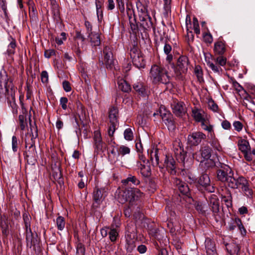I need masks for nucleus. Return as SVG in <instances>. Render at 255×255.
I'll return each instance as SVG.
<instances>
[{
  "label": "nucleus",
  "instance_id": "nucleus-1",
  "mask_svg": "<svg viewBox=\"0 0 255 255\" xmlns=\"http://www.w3.org/2000/svg\"><path fill=\"white\" fill-rule=\"evenodd\" d=\"M149 77L154 84H167L170 82V77L167 70L162 66L154 64L150 68Z\"/></svg>",
  "mask_w": 255,
  "mask_h": 255
},
{
  "label": "nucleus",
  "instance_id": "nucleus-2",
  "mask_svg": "<svg viewBox=\"0 0 255 255\" xmlns=\"http://www.w3.org/2000/svg\"><path fill=\"white\" fill-rule=\"evenodd\" d=\"M117 193V199L120 203L124 204L128 202L130 204L142 194L138 189L132 187L118 189Z\"/></svg>",
  "mask_w": 255,
  "mask_h": 255
},
{
  "label": "nucleus",
  "instance_id": "nucleus-3",
  "mask_svg": "<svg viewBox=\"0 0 255 255\" xmlns=\"http://www.w3.org/2000/svg\"><path fill=\"white\" fill-rule=\"evenodd\" d=\"M2 83L4 84L5 89L4 95L5 98L10 103H11V102H13V104H14L15 91L16 88L13 86L12 79L10 77H8L6 73H4L3 74H0V89L2 91Z\"/></svg>",
  "mask_w": 255,
  "mask_h": 255
},
{
  "label": "nucleus",
  "instance_id": "nucleus-4",
  "mask_svg": "<svg viewBox=\"0 0 255 255\" xmlns=\"http://www.w3.org/2000/svg\"><path fill=\"white\" fill-rule=\"evenodd\" d=\"M229 187L233 189H239L248 197L252 196L253 192L251 188L249 181L244 176H240L237 178L233 177Z\"/></svg>",
  "mask_w": 255,
  "mask_h": 255
},
{
  "label": "nucleus",
  "instance_id": "nucleus-5",
  "mask_svg": "<svg viewBox=\"0 0 255 255\" xmlns=\"http://www.w3.org/2000/svg\"><path fill=\"white\" fill-rule=\"evenodd\" d=\"M205 61L207 65L214 72L220 75L222 71V66H224L227 63L226 57L223 55H218L212 58L211 55L205 56Z\"/></svg>",
  "mask_w": 255,
  "mask_h": 255
},
{
  "label": "nucleus",
  "instance_id": "nucleus-6",
  "mask_svg": "<svg viewBox=\"0 0 255 255\" xmlns=\"http://www.w3.org/2000/svg\"><path fill=\"white\" fill-rule=\"evenodd\" d=\"M38 136L37 129L35 128V133L31 132L28 135H27V138L25 139L26 151L24 155L27 160L34 159L36 151L35 147V139Z\"/></svg>",
  "mask_w": 255,
  "mask_h": 255
},
{
  "label": "nucleus",
  "instance_id": "nucleus-7",
  "mask_svg": "<svg viewBox=\"0 0 255 255\" xmlns=\"http://www.w3.org/2000/svg\"><path fill=\"white\" fill-rule=\"evenodd\" d=\"M189 64V59L187 56H181L179 57L174 69L175 76L177 79L183 80L187 72Z\"/></svg>",
  "mask_w": 255,
  "mask_h": 255
},
{
  "label": "nucleus",
  "instance_id": "nucleus-8",
  "mask_svg": "<svg viewBox=\"0 0 255 255\" xmlns=\"http://www.w3.org/2000/svg\"><path fill=\"white\" fill-rule=\"evenodd\" d=\"M130 56L133 64L137 68H144L145 66L144 59L137 47L133 46L130 51Z\"/></svg>",
  "mask_w": 255,
  "mask_h": 255
},
{
  "label": "nucleus",
  "instance_id": "nucleus-9",
  "mask_svg": "<svg viewBox=\"0 0 255 255\" xmlns=\"http://www.w3.org/2000/svg\"><path fill=\"white\" fill-rule=\"evenodd\" d=\"M234 172L232 169L226 166L223 169L217 171V178L218 180L226 184L228 187L234 177Z\"/></svg>",
  "mask_w": 255,
  "mask_h": 255
},
{
  "label": "nucleus",
  "instance_id": "nucleus-10",
  "mask_svg": "<svg viewBox=\"0 0 255 255\" xmlns=\"http://www.w3.org/2000/svg\"><path fill=\"white\" fill-rule=\"evenodd\" d=\"M206 138V134L201 131L193 132L188 135L187 143L190 146H197Z\"/></svg>",
  "mask_w": 255,
  "mask_h": 255
},
{
  "label": "nucleus",
  "instance_id": "nucleus-11",
  "mask_svg": "<svg viewBox=\"0 0 255 255\" xmlns=\"http://www.w3.org/2000/svg\"><path fill=\"white\" fill-rule=\"evenodd\" d=\"M173 152L176 159L180 162L184 163L186 152L184 151L182 143L176 141L173 143Z\"/></svg>",
  "mask_w": 255,
  "mask_h": 255
},
{
  "label": "nucleus",
  "instance_id": "nucleus-12",
  "mask_svg": "<svg viewBox=\"0 0 255 255\" xmlns=\"http://www.w3.org/2000/svg\"><path fill=\"white\" fill-rule=\"evenodd\" d=\"M104 188H96L93 193V199L94 202L93 207L94 208H98L105 198Z\"/></svg>",
  "mask_w": 255,
  "mask_h": 255
},
{
  "label": "nucleus",
  "instance_id": "nucleus-13",
  "mask_svg": "<svg viewBox=\"0 0 255 255\" xmlns=\"http://www.w3.org/2000/svg\"><path fill=\"white\" fill-rule=\"evenodd\" d=\"M173 113L178 117H182L187 112L186 107L182 102L174 101L171 105Z\"/></svg>",
  "mask_w": 255,
  "mask_h": 255
},
{
  "label": "nucleus",
  "instance_id": "nucleus-14",
  "mask_svg": "<svg viewBox=\"0 0 255 255\" xmlns=\"http://www.w3.org/2000/svg\"><path fill=\"white\" fill-rule=\"evenodd\" d=\"M211 149L208 146L202 147L200 150L201 156H198V153L193 154V157L200 162H203L205 160H208L211 156Z\"/></svg>",
  "mask_w": 255,
  "mask_h": 255
},
{
  "label": "nucleus",
  "instance_id": "nucleus-15",
  "mask_svg": "<svg viewBox=\"0 0 255 255\" xmlns=\"http://www.w3.org/2000/svg\"><path fill=\"white\" fill-rule=\"evenodd\" d=\"M198 183L204 187L205 189L209 192L212 193L215 191V187L210 184V179L208 174H202L199 178Z\"/></svg>",
  "mask_w": 255,
  "mask_h": 255
},
{
  "label": "nucleus",
  "instance_id": "nucleus-16",
  "mask_svg": "<svg viewBox=\"0 0 255 255\" xmlns=\"http://www.w3.org/2000/svg\"><path fill=\"white\" fill-rule=\"evenodd\" d=\"M160 113V116L161 117L162 121L167 126L169 129H174L175 126L173 121L172 115L168 112H164Z\"/></svg>",
  "mask_w": 255,
  "mask_h": 255
},
{
  "label": "nucleus",
  "instance_id": "nucleus-17",
  "mask_svg": "<svg viewBox=\"0 0 255 255\" xmlns=\"http://www.w3.org/2000/svg\"><path fill=\"white\" fill-rule=\"evenodd\" d=\"M164 165L171 174L176 173L175 161L172 156L166 155L164 160Z\"/></svg>",
  "mask_w": 255,
  "mask_h": 255
},
{
  "label": "nucleus",
  "instance_id": "nucleus-18",
  "mask_svg": "<svg viewBox=\"0 0 255 255\" xmlns=\"http://www.w3.org/2000/svg\"><path fill=\"white\" fill-rule=\"evenodd\" d=\"M209 206L214 215L219 211V200L215 195H212L209 201Z\"/></svg>",
  "mask_w": 255,
  "mask_h": 255
},
{
  "label": "nucleus",
  "instance_id": "nucleus-19",
  "mask_svg": "<svg viewBox=\"0 0 255 255\" xmlns=\"http://www.w3.org/2000/svg\"><path fill=\"white\" fill-rule=\"evenodd\" d=\"M207 255H218L214 242L209 238H207L205 242Z\"/></svg>",
  "mask_w": 255,
  "mask_h": 255
},
{
  "label": "nucleus",
  "instance_id": "nucleus-20",
  "mask_svg": "<svg viewBox=\"0 0 255 255\" xmlns=\"http://www.w3.org/2000/svg\"><path fill=\"white\" fill-rule=\"evenodd\" d=\"M173 182L181 193L184 195H187L189 192V188L186 183L177 178H173Z\"/></svg>",
  "mask_w": 255,
  "mask_h": 255
},
{
  "label": "nucleus",
  "instance_id": "nucleus-21",
  "mask_svg": "<svg viewBox=\"0 0 255 255\" xmlns=\"http://www.w3.org/2000/svg\"><path fill=\"white\" fill-rule=\"evenodd\" d=\"M200 123H201L202 128L208 132V136H210L211 138L213 137L214 136L213 126L210 124L208 117L204 119Z\"/></svg>",
  "mask_w": 255,
  "mask_h": 255
},
{
  "label": "nucleus",
  "instance_id": "nucleus-22",
  "mask_svg": "<svg viewBox=\"0 0 255 255\" xmlns=\"http://www.w3.org/2000/svg\"><path fill=\"white\" fill-rule=\"evenodd\" d=\"M104 54V61L108 67H111L114 64V60L113 58V54L111 48L109 47L106 46L103 50Z\"/></svg>",
  "mask_w": 255,
  "mask_h": 255
},
{
  "label": "nucleus",
  "instance_id": "nucleus-23",
  "mask_svg": "<svg viewBox=\"0 0 255 255\" xmlns=\"http://www.w3.org/2000/svg\"><path fill=\"white\" fill-rule=\"evenodd\" d=\"M192 116L194 120L197 122H200L204 119L207 117V115L204 112V111L201 109L195 108L192 109Z\"/></svg>",
  "mask_w": 255,
  "mask_h": 255
},
{
  "label": "nucleus",
  "instance_id": "nucleus-24",
  "mask_svg": "<svg viewBox=\"0 0 255 255\" xmlns=\"http://www.w3.org/2000/svg\"><path fill=\"white\" fill-rule=\"evenodd\" d=\"M226 51V48L224 42L218 41L214 43V52L215 55H223Z\"/></svg>",
  "mask_w": 255,
  "mask_h": 255
},
{
  "label": "nucleus",
  "instance_id": "nucleus-25",
  "mask_svg": "<svg viewBox=\"0 0 255 255\" xmlns=\"http://www.w3.org/2000/svg\"><path fill=\"white\" fill-rule=\"evenodd\" d=\"M94 139L95 148L98 150H101L105 147V144L102 141L101 135L99 132L95 133Z\"/></svg>",
  "mask_w": 255,
  "mask_h": 255
},
{
  "label": "nucleus",
  "instance_id": "nucleus-26",
  "mask_svg": "<svg viewBox=\"0 0 255 255\" xmlns=\"http://www.w3.org/2000/svg\"><path fill=\"white\" fill-rule=\"evenodd\" d=\"M136 166L143 176L147 177L150 175V168L148 165L142 164L141 161H137Z\"/></svg>",
  "mask_w": 255,
  "mask_h": 255
},
{
  "label": "nucleus",
  "instance_id": "nucleus-27",
  "mask_svg": "<svg viewBox=\"0 0 255 255\" xmlns=\"http://www.w3.org/2000/svg\"><path fill=\"white\" fill-rule=\"evenodd\" d=\"M133 87L134 90L138 92L139 94L143 96L147 95V88L142 83L137 82L134 83Z\"/></svg>",
  "mask_w": 255,
  "mask_h": 255
},
{
  "label": "nucleus",
  "instance_id": "nucleus-28",
  "mask_svg": "<svg viewBox=\"0 0 255 255\" xmlns=\"http://www.w3.org/2000/svg\"><path fill=\"white\" fill-rule=\"evenodd\" d=\"M136 6L139 19L149 15L148 13L147 5L139 2L137 3Z\"/></svg>",
  "mask_w": 255,
  "mask_h": 255
},
{
  "label": "nucleus",
  "instance_id": "nucleus-29",
  "mask_svg": "<svg viewBox=\"0 0 255 255\" xmlns=\"http://www.w3.org/2000/svg\"><path fill=\"white\" fill-rule=\"evenodd\" d=\"M140 26L145 30L150 29L152 26V22L150 15L140 19Z\"/></svg>",
  "mask_w": 255,
  "mask_h": 255
},
{
  "label": "nucleus",
  "instance_id": "nucleus-30",
  "mask_svg": "<svg viewBox=\"0 0 255 255\" xmlns=\"http://www.w3.org/2000/svg\"><path fill=\"white\" fill-rule=\"evenodd\" d=\"M119 225H114L112 224L110 227V231L109 232V238L111 242H114L117 240L119 236V232L117 230V228L119 227Z\"/></svg>",
  "mask_w": 255,
  "mask_h": 255
},
{
  "label": "nucleus",
  "instance_id": "nucleus-31",
  "mask_svg": "<svg viewBox=\"0 0 255 255\" xmlns=\"http://www.w3.org/2000/svg\"><path fill=\"white\" fill-rule=\"evenodd\" d=\"M118 110L116 107H113L111 109L109 112V119L110 122L111 124H118Z\"/></svg>",
  "mask_w": 255,
  "mask_h": 255
},
{
  "label": "nucleus",
  "instance_id": "nucleus-32",
  "mask_svg": "<svg viewBox=\"0 0 255 255\" xmlns=\"http://www.w3.org/2000/svg\"><path fill=\"white\" fill-rule=\"evenodd\" d=\"M158 149L153 147L150 151V160L153 166H157L159 164V157L158 155Z\"/></svg>",
  "mask_w": 255,
  "mask_h": 255
},
{
  "label": "nucleus",
  "instance_id": "nucleus-33",
  "mask_svg": "<svg viewBox=\"0 0 255 255\" xmlns=\"http://www.w3.org/2000/svg\"><path fill=\"white\" fill-rule=\"evenodd\" d=\"M92 45L96 46L101 43L100 35L98 33L91 32L88 35Z\"/></svg>",
  "mask_w": 255,
  "mask_h": 255
},
{
  "label": "nucleus",
  "instance_id": "nucleus-34",
  "mask_svg": "<svg viewBox=\"0 0 255 255\" xmlns=\"http://www.w3.org/2000/svg\"><path fill=\"white\" fill-rule=\"evenodd\" d=\"M238 145L239 150L243 153L250 150L249 142L245 139H240L238 141Z\"/></svg>",
  "mask_w": 255,
  "mask_h": 255
},
{
  "label": "nucleus",
  "instance_id": "nucleus-35",
  "mask_svg": "<svg viewBox=\"0 0 255 255\" xmlns=\"http://www.w3.org/2000/svg\"><path fill=\"white\" fill-rule=\"evenodd\" d=\"M135 239H131L128 235L126 236V248L128 252L131 253L135 247Z\"/></svg>",
  "mask_w": 255,
  "mask_h": 255
},
{
  "label": "nucleus",
  "instance_id": "nucleus-36",
  "mask_svg": "<svg viewBox=\"0 0 255 255\" xmlns=\"http://www.w3.org/2000/svg\"><path fill=\"white\" fill-rule=\"evenodd\" d=\"M77 110L76 114L79 118L81 122H83L84 120L86 119V112L83 108L82 105L78 102L77 103Z\"/></svg>",
  "mask_w": 255,
  "mask_h": 255
},
{
  "label": "nucleus",
  "instance_id": "nucleus-37",
  "mask_svg": "<svg viewBox=\"0 0 255 255\" xmlns=\"http://www.w3.org/2000/svg\"><path fill=\"white\" fill-rule=\"evenodd\" d=\"M23 219H24V223H25V227L26 232H27L26 239V241L27 242L31 243V242H32V237H31L32 233H31V230L30 229V222L29 221L28 218L27 217H24Z\"/></svg>",
  "mask_w": 255,
  "mask_h": 255
},
{
  "label": "nucleus",
  "instance_id": "nucleus-38",
  "mask_svg": "<svg viewBox=\"0 0 255 255\" xmlns=\"http://www.w3.org/2000/svg\"><path fill=\"white\" fill-rule=\"evenodd\" d=\"M122 182L125 186L128 185L129 182L134 185H138L140 183L139 180L135 176L131 175H129L126 179L123 180ZM129 185H131V184H129Z\"/></svg>",
  "mask_w": 255,
  "mask_h": 255
},
{
  "label": "nucleus",
  "instance_id": "nucleus-39",
  "mask_svg": "<svg viewBox=\"0 0 255 255\" xmlns=\"http://www.w3.org/2000/svg\"><path fill=\"white\" fill-rule=\"evenodd\" d=\"M119 88L124 92H128L130 91L131 88L129 84L124 79H120L118 81Z\"/></svg>",
  "mask_w": 255,
  "mask_h": 255
},
{
  "label": "nucleus",
  "instance_id": "nucleus-40",
  "mask_svg": "<svg viewBox=\"0 0 255 255\" xmlns=\"http://www.w3.org/2000/svg\"><path fill=\"white\" fill-rule=\"evenodd\" d=\"M116 149L118 152V156H120L121 155L123 156L126 154H129L130 151V148L125 145L117 146Z\"/></svg>",
  "mask_w": 255,
  "mask_h": 255
},
{
  "label": "nucleus",
  "instance_id": "nucleus-41",
  "mask_svg": "<svg viewBox=\"0 0 255 255\" xmlns=\"http://www.w3.org/2000/svg\"><path fill=\"white\" fill-rule=\"evenodd\" d=\"M227 250L231 255H238L240 249L238 245H229L227 247Z\"/></svg>",
  "mask_w": 255,
  "mask_h": 255
},
{
  "label": "nucleus",
  "instance_id": "nucleus-42",
  "mask_svg": "<svg viewBox=\"0 0 255 255\" xmlns=\"http://www.w3.org/2000/svg\"><path fill=\"white\" fill-rule=\"evenodd\" d=\"M20 128L22 130L25 129L27 126L26 119L25 116L20 115L18 117Z\"/></svg>",
  "mask_w": 255,
  "mask_h": 255
},
{
  "label": "nucleus",
  "instance_id": "nucleus-43",
  "mask_svg": "<svg viewBox=\"0 0 255 255\" xmlns=\"http://www.w3.org/2000/svg\"><path fill=\"white\" fill-rule=\"evenodd\" d=\"M56 225L59 230L62 231L64 229L65 226V222L64 217L59 216L56 219Z\"/></svg>",
  "mask_w": 255,
  "mask_h": 255
},
{
  "label": "nucleus",
  "instance_id": "nucleus-44",
  "mask_svg": "<svg viewBox=\"0 0 255 255\" xmlns=\"http://www.w3.org/2000/svg\"><path fill=\"white\" fill-rule=\"evenodd\" d=\"M11 41L8 46L7 52L9 55L13 54L15 52V49L16 46V41L12 38H11Z\"/></svg>",
  "mask_w": 255,
  "mask_h": 255
},
{
  "label": "nucleus",
  "instance_id": "nucleus-45",
  "mask_svg": "<svg viewBox=\"0 0 255 255\" xmlns=\"http://www.w3.org/2000/svg\"><path fill=\"white\" fill-rule=\"evenodd\" d=\"M194 72L198 81L200 82H203V72L201 67L199 66H196L195 68Z\"/></svg>",
  "mask_w": 255,
  "mask_h": 255
},
{
  "label": "nucleus",
  "instance_id": "nucleus-46",
  "mask_svg": "<svg viewBox=\"0 0 255 255\" xmlns=\"http://www.w3.org/2000/svg\"><path fill=\"white\" fill-rule=\"evenodd\" d=\"M235 224L237 225L238 229L240 231L241 233L243 235H246V230L242 224L241 220L239 218L235 219Z\"/></svg>",
  "mask_w": 255,
  "mask_h": 255
},
{
  "label": "nucleus",
  "instance_id": "nucleus-47",
  "mask_svg": "<svg viewBox=\"0 0 255 255\" xmlns=\"http://www.w3.org/2000/svg\"><path fill=\"white\" fill-rule=\"evenodd\" d=\"M124 134L126 140L130 141L133 139V132L130 128L126 129Z\"/></svg>",
  "mask_w": 255,
  "mask_h": 255
},
{
  "label": "nucleus",
  "instance_id": "nucleus-48",
  "mask_svg": "<svg viewBox=\"0 0 255 255\" xmlns=\"http://www.w3.org/2000/svg\"><path fill=\"white\" fill-rule=\"evenodd\" d=\"M232 196L230 192H229L227 196H224L222 198L223 202L226 203L227 207H230L232 205Z\"/></svg>",
  "mask_w": 255,
  "mask_h": 255
},
{
  "label": "nucleus",
  "instance_id": "nucleus-49",
  "mask_svg": "<svg viewBox=\"0 0 255 255\" xmlns=\"http://www.w3.org/2000/svg\"><path fill=\"white\" fill-rule=\"evenodd\" d=\"M193 25L194 32L197 34H199L200 33L199 25L198 19L196 17H194L193 18Z\"/></svg>",
  "mask_w": 255,
  "mask_h": 255
},
{
  "label": "nucleus",
  "instance_id": "nucleus-50",
  "mask_svg": "<svg viewBox=\"0 0 255 255\" xmlns=\"http://www.w3.org/2000/svg\"><path fill=\"white\" fill-rule=\"evenodd\" d=\"M208 107L214 112H217L218 111V106L212 99H210L208 101Z\"/></svg>",
  "mask_w": 255,
  "mask_h": 255
},
{
  "label": "nucleus",
  "instance_id": "nucleus-51",
  "mask_svg": "<svg viewBox=\"0 0 255 255\" xmlns=\"http://www.w3.org/2000/svg\"><path fill=\"white\" fill-rule=\"evenodd\" d=\"M233 87L238 93L242 92H245L244 88L241 86L237 81H235L233 82Z\"/></svg>",
  "mask_w": 255,
  "mask_h": 255
},
{
  "label": "nucleus",
  "instance_id": "nucleus-52",
  "mask_svg": "<svg viewBox=\"0 0 255 255\" xmlns=\"http://www.w3.org/2000/svg\"><path fill=\"white\" fill-rule=\"evenodd\" d=\"M18 140L15 136H13L12 137V149L13 152H16L17 150Z\"/></svg>",
  "mask_w": 255,
  "mask_h": 255
},
{
  "label": "nucleus",
  "instance_id": "nucleus-53",
  "mask_svg": "<svg viewBox=\"0 0 255 255\" xmlns=\"http://www.w3.org/2000/svg\"><path fill=\"white\" fill-rule=\"evenodd\" d=\"M129 23L131 29L133 32L137 30V25L136 24L135 16L133 15V19L129 21Z\"/></svg>",
  "mask_w": 255,
  "mask_h": 255
},
{
  "label": "nucleus",
  "instance_id": "nucleus-54",
  "mask_svg": "<svg viewBox=\"0 0 255 255\" xmlns=\"http://www.w3.org/2000/svg\"><path fill=\"white\" fill-rule=\"evenodd\" d=\"M41 79L43 83H47L48 81V74L47 71H43L41 73Z\"/></svg>",
  "mask_w": 255,
  "mask_h": 255
},
{
  "label": "nucleus",
  "instance_id": "nucleus-55",
  "mask_svg": "<svg viewBox=\"0 0 255 255\" xmlns=\"http://www.w3.org/2000/svg\"><path fill=\"white\" fill-rule=\"evenodd\" d=\"M203 38L206 43H211L213 41V37L210 33H205L203 34Z\"/></svg>",
  "mask_w": 255,
  "mask_h": 255
},
{
  "label": "nucleus",
  "instance_id": "nucleus-56",
  "mask_svg": "<svg viewBox=\"0 0 255 255\" xmlns=\"http://www.w3.org/2000/svg\"><path fill=\"white\" fill-rule=\"evenodd\" d=\"M233 126L235 129L238 131H240L243 128V124L239 121H235L233 123Z\"/></svg>",
  "mask_w": 255,
  "mask_h": 255
},
{
  "label": "nucleus",
  "instance_id": "nucleus-57",
  "mask_svg": "<svg viewBox=\"0 0 255 255\" xmlns=\"http://www.w3.org/2000/svg\"><path fill=\"white\" fill-rule=\"evenodd\" d=\"M117 125V124L113 125L111 124L108 129V134L110 136L112 137L113 136Z\"/></svg>",
  "mask_w": 255,
  "mask_h": 255
},
{
  "label": "nucleus",
  "instance_id": "nucleus-58",
  "mask_svg": "<svg viewBox=\"0 0 255 255\" xmlns=\"http://www.w3.org/2000/svg\"><path fill=\"white\" fill-rule=\"evenodd\" d=\"M60 105L63 110H66L67 108V103L68 102V99L66 97H62L60 100Z\"/></svg>",
  "mask_w": 255,
  "mask_h": 255
},
{
  "label": "nucleus",
  "instance_id": "nucleus-59",
  "mask_svg": "<svg viewBox=\"0 0 255 255\" xmlns=\"http://www.w3.org/2000/svg\"><path fill=\"white\" fill-rule=\"evenodd\" d=\"M62 85H63V88L66 92H68L71 90V87L70 86V84L68 81H63Z\"/></svg>",
  "mask_w": 255,
  "mask_h": 255
},
{
  "label": "nucleus",
  "instance_id": "nucleus-60",
  "mask_svg": "<svg viewBox=\"0 0 255 255\" xmlns=\"http://www.w3.org/2000/svg\"><path fill=\"white\" fill-rule=\"evenodd\" d=\"M1 232L3 235L7 237L9 234L8 226L7 224L1 226Z\"/></svg>",
  "mask_w": 255,
  "mask_h": 255
},
{
  "label": "nucleus",
  "instance_id": "nucleus-61",
  "mask_svg": "<svg viewBox=\"0 0 255 255\" xmlns=\"http://www.w3.org/2000/svg\"><path fill=\"white\" fill-rule=\"evenodd\" d=\"M55 54V51L54 49L46 50L44 52V56L47 58H49L51 56Z\"/></svg>",
  "mask_w": 255,
  "mask_h": 255
},
{
  "label": "nucleus",
  "instance_id": "nucleus-62",
  "mask_svg": "<svg viewBox=\"0 0 255 255\" xmlns=\"http://www.w3.org/2000/svg\"><path fill=\"white\" fill-rule=\"evenodd\" d=\"M127 13L129 19V21H130V20H132L133 15L135 16L133 10L128 7L127 8Z\"/></svg>",
  "mask_w": 255,
  "mask_h": 255
},
{
  "label": "nucleus",
  "instance_id": "nucleus-63",
  "mask_svg": "<svg viewBox=\"0 0 255 255\" xmlns=\"http://www.w3.org/2000/svg\"><path fill=\"white\" fill-rule=\"evenodd\" d=\"M1 8L4 12L5 17L7 16L6 12V6L4 0H0V8Z\"/></svg>",
  "mask_w": 255,
  "mask_h": 255
},
{
  "label": "nucleus",
  "instance_id": "nucleus-64",
  "mask_svg": "<svg viewBox=\"0 0 255 255\" xmlns=\"http://www.w3.org/2000/svg\"><path fill=\"white\" fill-rule=\"evenodd\" d=\"M221 125L222 128L225 129H229L231 127V124L227 120L223 121L222 122Z\"/></svg>",
  "mask_w": 255,
  "mask_h": 255
}]
</instances>
